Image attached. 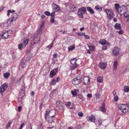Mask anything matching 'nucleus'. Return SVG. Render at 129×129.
I'll return each mask as SVG.
<instances>
[{"label": "nucleus", "instance_id": "1", "mask_svg": "<svg viewBox=\"0 0 129 129\" xmlns=\"http://www.w3.org/2000/svg\"><path fill=\"white\" fill-rule=\"evenodd\" d=\"M82 79V76L81 75H78L76 77L73 79L72 83L74 85H78L81 83V80Z\"/></svg>", "mask_w": 129, "mask_h": 129}, {"label": "nucleus", "instance_id": "2", "mask_svg": "<svg viewBox=\"0 0 129 129\" xmlns=\"http://www.w3.org/2000/svg\"><path fill=\"white\" fill-rule=\"evenodd\" d=\"M118 108L124 113H126L128 111L129 108L127 105L124 104H120L118 105Z\"/></svg>", "mask_w": 129, "mask_h": 129}, {"label": "nucleus", "instance_id": "3", "mask_svg": "<svg viewBox=\"0 0 129 129\" xmlns=\"http://www.w3.org/2000/svg\"><path fill=\"white\" fill-rule=\"evenodd\" d=\"M18 16L17 14L15 13H13L12 14L11 17L8 19L7 21V23H10L16 20Z\"/></svg>", "mask_w": 129, "mask_h": 129}, {"label": "nucleus", "instance_id": "4", "mask_svg": "<svg viewBox=\"0 0 129 129\" xmlns=\"http://www.w3.org/2000/svg\"><path fill=\"white\" fill-rule=\"evenodd\" d=\"M86 11V7H82L79 9L78 12V14L80 17L82 18H83L84 17L83 15Z\"/></svg>", "mask_w": 129, "mask_h": 129}, {"label": "nucleus", "instance_id": "5", "mask_svg": "<svg viewBox=\"0 0 129 129\" xmlns=\"http://www.w3.org/2000/svg\"><path fill=\"white\" fill-rule=\"evenodd\" d=\"M77 60V59L76 58H74L70 60L71 64L74 65V66L71 68V70H74L78 66V65L76 64Z\"/></svg>", "mask_w": 129, "mask_h": 129}, {"label": "nucleus", "instance_id": "6", "mask_svg": "<svg viewBox=\"0 0 129 129\" xmlns=\"http://www.w3.org/2000/svg\"><path fill=\"white\" fill-rule=\"evenodd\" d=\"M29 40V39H26L22 43L19 44L18 46V48L19 49L22 50L23 48H25L26 45L28 44Z\"/></svg>", "mask_w": 129, "mask_h": 129}, {"label": "nucleus", "instance_id": "7", "mask_svg": "<svg viewBox=\"0 0 129 129\" xmlns=\"http://www.w3.org/2000/svg\"><path fill=\"white\" fill-rule=\"evenodd\" d=\"M9 31L4 30L2 32V34L1 33V36L4 39H7L9 37H10V35L9 34Z\"/></svg>", "mask_w": 129, "mask_h": 129}, {"label": "nucleus", "instance_id": "8", "mask_svg": "<svg viewBox=\"0 0 129 129\" xmlns=\"http://www.w3.org/2000/svg\"><path fill=\"white\" fill-rule=\"evenodd\" d=\"M105 11L107 14V17L109 19H111L113 17L112 11L109 9H105Z\"/></svg>", "mask_w": 129, "mask_h": 129}, {"label": "nucleus", "instance_id": "9", "mask_svg": "<svg viewBox=\"0 0 129 129\" xmlns=\"http://www.w3.org/2000/svg\"><path fill=\"white\" fill-rule=\"evenodd\" d=\"M8 87V85L6 83H4L0 87V93L1 94L3 93L6 89Z\"/></svg>", "mask_w": 129, "mask_h": 129}, {"label": "nucleus", "instance_id": "10", "mask_svg": "<svg viewBox=\"0 0 129 129\" xmlns=\"http://www.w3.org/2000/svg\"><path fill=\"white\" fill-rule=\"evenodd\" d=\"M60 78L59 77H54V78L51 80V84L53 85H54L56 84V83L58 82L59 81Z\"/></svg>", "mask_w": 129, "mask_h": 129}, {"label": "nucleus", "instance_id": "11", "mask_svg": "<svg viewBox=\"0 0 129 129\" xmlns=\"http://www.w3.org/2000/svg\"><path fill=\"white\" fill-rule=\"evenodd\" d=\"M56 113V111L54 109H52L49 112V116L54 118Z\"/></svg>", "mask_w": 129, "mask_h": 129}, {"label": "nucleus", "instance_id": "12", "mask_svg": "<svg viewBox=\"0 0 129 129\" xmlns=\"http://www.w3.org/2000/svg\"><path fill=\"white\" fill-rule=\"evenodd\" d=\"M119 51V48L117 47L114 48L113 51V53L114 56H116L118 54Z\"/></svg>", "mask_w": 129, "mask_h": 129}, {"label": "nucleus", "instance_id": "13", "mask_svg": "<svg viewBox=\"0 0 129 129\" xmlns=\"http://www.w3.org/2000/svg\"><path fill=\"white\" fill-rule=\"evenodd\" d=\"M63 103L60 101H57L56 103L57 107L59 109H62L63 107Z\"/></svg>", "mask_w": 129, "mask_h": 129}, {"label": "nucleus", "instance_id": "14", "mask_svg": "<svg viewBox=\"0 0 129 129\" xmlns=\"http://www.w3.org/2000/svg\"><path fill=\"white\" fill-rule=\"evenodd\" d=\"M84 82L83 84L84 85H87L89 84L90 82V79L88 77H84L83 78Z\"/></svg>", "mask_w": 129, "mask_h": 129}, {"label": "nucleus", "instance_id": "15", "mask_svg": "<svg viewBox=\"0 0 129 129\" xmlns=\"http://www.w3.org/2000/svg\"><path fill=\"white\" fill-rule=\"evenodd\" d=\"M39 38H38L37 35H34L33 36V39L32 40L33 41L34 44H36V43H38L39 41V39H38Z\"/></svg>", "mask_w": 129, "mask_h": 129}, {"label": "nucleus", "instance_id": "16", "mask_svg": "<svg viewBox=\"0 0 129 129\" xmlns=\"http://www.w3.org/2000/svg\"><path fill=\"white\" fill-rule=\"evenodd\" d=\"M87 118H89L88 120L89 121H91V122H94L95 120V117L93 115H91L89 117H88Z\"/></svg>", "mask_w": 129, "mask_h": 129}, {"label": "nucleus", "instance_id": "17", "mask_svg": "<svg viewBox=\"0 0 129 129\" xmlns=\"http://www.w3.org/2000/svg\"><path fill=\"white\" fill-rule=\"evenodd\" d=\"M55 117L53 118L51 117H48L47 119H46V120H47L48 122L51 123L54 122V120L55 119Z\"/></svg>", "mask_w": 129, "mask_h": 129}, {"label": "nucleus", "instance_id": "18", "mask_svg": "<svg viewBox=\"0 0 129 129\" xmlns=\"http://www.w3.org/2000/svg\"><path fill=\"white\" fill-rule=\"evenodd\" d=\"M99 67L102 69H105L106 67V64L103 62H101L99 63Z\"/></svg>", "mask_w": 129, "mask_h": 129}, {"label": "nucleus", "instance_id": "19", "mask_svg": "<svg viewBox=\"0 0 129 129\" xmlns=\"http://www.w3.org/2000/svg\"><path fill=\"white\" fill-rule=\"evenodd\" d=\"M70 8L72 11L75 10L76 9V7L73 4H71L69 6Z\"/></svg>", "mask_w": 129, "mask_h": 129}, {"label": "nucleus", "instance_id": "20", "mask_svg": "<svg viewBox=\"0 0 129 129\" xmlns=\"http://www.w3.org/2000/svg\"><path fill=\"white\" fill-rule=\"evenodd\" d=\"M100 109V110L102 112H105L106 111V110L105 108V104L104 103H103L102 104V106H101Z\"/></svg>", "mask_w": 129, "mask_h": 129}, {"label": "nucleus", "instance_id": "21", "mask_svg": "<svg viewBox=\"0 0 129 129\" xmlns=\"http://www.w3.org/2000/svg\"><path fill=\"white\" fill-rule=\"evenodd\" d=\"M115 28L118 30H121V26L120 24L118 23H116L114 25Z\"/></svg>", "mask_w": 129, "mask_h": 129}, {"label": "nucleus", "instance_id": "22", "mask_svg": "<svg viewBox=\"0 0 129 129\" xmlns=\"http://www.w3.org/2000/svg\"><path fill=\"white\" fill-rule=\"evenodd\" d=\"M118 63L117 61H115L114 62V64L113 66V70H116L117 69V66L118 65Z\"/></svg>", "mask_w": 129, "mask_h": 129}, {"label": "nucleus", "instance_id": "23", "mask_svg": "<svg viewBox=\"0 0 129 129\" xmlns=\"http://www.w3.org/2000/svg\"><path fill=\"white\" fill-rule=\"evenodd\" d=\"M87 11L91 14L94 13V11L90 7H88L87 8Z\"/></svg>", "mask_w": 129, "mask_h": 129}, {"label": "nucleus", "instance_id": "24", "mask_svg": "<svg viewBox=\"0 0 129 129\" xmlns=\"http://www.w3.org/2000/svg\"><path fill=\"white\" fill-rule=\"evenodd\" d=\"M77 90H76V89H74V90L71 91L73 97H74L76 96L77 94Z\"/></svg>", "mask_w": 129, "mask_h": 129}, {"label": "nucleus", "instance_id": "25", "mask_svg": "<svg viewBox=\"0 0 129 129\" xmlns=\"http://www.w3.org/2000/svg\"><path fill=\"white\" fill-rule=\"evenodd\" d=\"M99 42L102 45H104L106 43V41L105 39H101L100 40Z\"/></svg>", "mask_w": 129, "mask_h": 129}, {"label": "nucleus", "instance_id": "26", "mask_svg": "<svg viewBox=\"0 0 129 129\" xmlns=\"http://www.w3.org/2000/svg\"><path fill=\"white\" fill-rule=\"evenodd\" d=\"M25 84H23V85L21 88V89L20 90V91H21V92H25Z\"/></svg>", "mask_w": 129, "mask_h": 129}, {"label": "nucleus", "instance_id": "27", "mask_svg": "<svg viewBox=\"0 0 129 129\" xmlns=\"http://www.w3.org/2000/svg\"><path fill=\"white\" fill-rule=\"evenodd\" d=\"M10 75V73H6L4 74L3 76L5 78L7 79L9 77Z\"/></svg>", "mask_w": 129, "mask_h": 129}, {"label": "nucleus", "instance_id": "28", "mask_svg": "<svg viewBox=\"0 0 129 129\" xmlns=\"http://www.w3.org/2000/svg\"><path fill=\"white\" fill-rule=\"evenodd\" d=\"M56 72L54 71H51L50 74V76L51 77H52L55 76L56 74Z\"/></svg>", "mask_w": 129, "mask_h": 129}, {"label": "nucleus", "instance_id": "29", "mask_svg": "<svg viewBox=\"0 0 129 129\" xmlns=\"http://www.w3.org/2000/svg\"><path fill=\"white\" fill-rule=\"evenodd\" d=\"M124 92H128L129 91V87L128 86H125L124 87Z\"/></svg>", "mask_w": 129, "mask_h": 129}, {"label": "nucleus", "instance_id": "30", "mask_svg": "<svg viewBox=\"0 0 129 129\" xmlns=\"http://www.w3.org/2000/svg\"><path fill=\"white\" fill-rule=\"evenodd\" d=\"M95 8L97 10L99 11H101L102 10V8L99 7L98 5H97L95 6Z\"/></svg>", "mask_w": 129, "mask_h": 129}, {"label": "nucleus", "instance_id": "31", "mask_svg": "<svg viewBox=\"0 0 129 129\" xmlns=\"http://www.w3.org/2000/svg\"><path fill=\"white\" fill-rule=\"evenodd\" d=\"M97 80L99 82H102L103 80V78L101 77H98L97 78Z\"/></svg>", "mask_w": 129, "mask_h": 129}, {"label": "nucleus", "instance_id": "32", "mask_svg": "<svg viewBox=\"0 0 129 129\" xmlns=\"http://www.w3.org/2000/svg\"><path fill=\"white\" fill-rule=\"evenodd\" d=\"M42 26H41L40 28L38 29L37 30V34L38 35L40 34L42 32Z\"/></svg>", "mask_w": 129, "mask_h": 129}, {"label": "nucleus", "instance_id": "33", "mask_svg": "<svg viewBox=\"0 0 129 129\" xmlns=\"http://www.w3.org/2000/svg\"><path fill=\"white\" fill-rule=\"evenodd\" d=\"M49 115V112L48 110H46V113L45 114V118L46 119H46L47 118V117L48 116V115Z\"/></svg>", "mask_w": 129, "mask_h": 129}, {"label": "nucleus", "instance_id": "34", "mask_svg": "<svg viewBox=\"0 0 129 129\" xmlns=\"http://www.w3.org/2000/svg\"><path fill=\"white\" fill-rule=\"evenodd\" d=\"M24 92H21V91L20 92V93L19 95L18 96L23 98L24 95Z\"/></svg>", "mask_w": 129, "mask_h": 129}, {"label": "nucleus", "instance_id": "35", "mask_svg": "<svg viewBox=\"0 0 129 129\" xmlns=\"http://www.w3.org/2000/svg\"><path fill=\"white\" fill-rule=\"evenodd\" d=\"M12 123V121L11 120L9 121L8 123H7L6 126V127L7 129H8V128L10 126L11 124Z\"/></svg>", "mask_w": 129, "mask_h": 129}, {"label": "nucleus", "instance_id": "36", "mask_svg": "<svg viewBox=\"0 0 129 129\" xmlns=\"http://www.w3.org/2000/svg\"><path fill=\"white\" fill-rule=\"evenodd\" d=\"M53 5H54V6H55L56 7V8H55V9H56V11L58 12L60 10L59 7H58V6H57L56 4H53Z\"/></svg>", "mask_w": 129, "mask_h": 129}, {"label": "nucleus", "instance_id": "37", "mask_svg": "<svg viewBox=\"0 0 129 129\" xmlns=\"http://www.w3.org/2000/svg\"><path fill=\"white\" fill-rule=\"evenodd\" d=\"M22 98L21 97H19L18 96V101L19 103H20L21 104H22L23 103V102L22 101Z\"/></svg>", "mask_w": 129, "mask_h": 129}, {"label": "nucleus", "instance_id": "38", "mask_svg": "<svg viewBox=\"0 0 129 129\" xmlns=\"http://www.w3.org/2000/svg\"><path fill=\"white\" fill-rule=\"evenodd\" d=\"M21 66L23 68L25 67L26 66V64L24 62H22L20 64Z\"/></svg>", "mask_w": 129, "mask_h": 129}, {"label": "nucleus", "instance_id": "39", "mask_svg": "<svg viewBox=\"0 0 129 129\" xmlns=\"http://www.w3.org/2000/svg\"><path fill=\"white\" fill-rule=\"evenodd\" d=\"M125 13L124 12V10L123 9L120 10L119 14L121 15H124Z\"/></svg>", "mask_w": 129, "mask_h": 129}, {"label": "nucleus", "instance_id": "40", "mask_svg": "<svg viewBox=\"0 0 129 129\" xmlns=\"http://www.w3.org/2000/svg\"><path fill=\"white\" fill-rule=\"evenodd\" d=\"M75 46L74 45H72L70 47H68V49L69 51H72L75 48Z\"/></svg>", "mask_w": 129, "mask_h": 129}, {"label": "nucleus", "instance_id": "41", "mask_svg": "<svg viewBox=\"0 0 129 129\" xmlns=\"http://www.w3.org/2000/svg\"><path fill=\"white\" fill-rule=\"evenodd\" d=\"M55 14V12H53L51 14V19H54L55 17L54 14Z\"/></svg>", "mask_w": 129, "mask_h": 129}, {"label": "nucleus", "instance_id": "42", "mask_svg": "<svg viewBox=\"0 0 129 129\" xmlns=\"http://www.w3.org/2000/svg\"><path fill=\"white\" fill-rule=\"evenodd\" d=\"M114 99L115 101H117L118 99V98L117 96V95L114 94Z\"/></svg>", "mask_w": 129, "mask_h": 129}, {"label": "nucleus", "instance_id": "43", "mask_svg": "<svg viewBox=\"0 0 129 129\" xmlns=\"http://www.w3.org/2000/svg\"><path fill=\"white\" fill-rule=\"evenodd\" d=\"M44 13L45 14L48 16H50L51 15V14L49 12L46 11Z\"/></svg>", "mask_w": 129, "mask_h": 129}, {"label": "nucleus", "instance_id": "44", "mask_svg": "<svg viewBox=\"0 0 129 129\" xmlns=\"http://www.w3.org/2000/svg\"><path fill=\"white\" fill-rule=\"evenodd\" d=\"M78 98L79 99H80L82 101H83L84 100V99L83 98V97L81 95L79 96L78 97Z\"/></svg>", "mask_w": 129, "mask_h": 129}, {"label": "nucleus", "instance_id": "45", "mask_svg": "<svg viewBox=\"0 0 129 129\" xmlns=\"http://www.w3.org/2000/svg\"><path fill=\"white\" fill-rule=\"evenodd\" d=\"M97 122L99 125H101L102 122V120L101 119H100L99 120H98V121Z\"/></svg>", "mask_w": 129, "mask_h": 129}, {"label": "nucleus", "instance_id": "46", "mask_svg": "<svg viewBox=\"0 0 129 129\" xmlns=\"http://www.w3.org/2000/svg\"><path fill=\"white\" fill-rule=\"evenodd\" d=\"M71 103L70 102H68L66 104V105L67 107L71 105Z\"/></svg>", "mask_w": 129, "mask_h": 129}, {"label": "nucleus", "instance_id": "47", "mask_svg": "<svg viewBox=\"0 0 129 129\" xmlns=\"http://www.w3.org/2000/svg\"><path fill=\"white\" fill-rule=\"evenodd\" d=\"M85 34V33H78V35L79 36H84Z\"/></svg>", "mask_w": 129, "mask_h": 129}, {"label": "nucleus", "instance_id": "48", "mask_svg": "<svg viewBox=\"0 0 129 129\" xmlns=\"http://www.w3.org/2000/svg\"><path fill=\"white\" fill-rule=\"evenodd\" d=\"M78 114V115L80 117H82L83 116V114L81 112H79Z\"/></svg>", "mask_w": 129, "mask_h": 129}, {"label": "nucleus", "instance_id": "49", "mask_svg": "<svg viewBox=\"0 0 129 129\" xmlns=\"http://www.w3.org/2000/svg\"><path fill=\"white\" fill-rule=\"evenodd\" d=\"M119 4H116L115 5V7L116 9L117 10L118 7H119Z\"/></svg>", "mask_w": 129, "mask_h": 129}, {"label": "nucleus", "instance_id": "50", "mask_svg": "<svg viewBox=\"0 0 129 129\" xmlns=\"http://www.w3.org/2000/svg\"><path fill=\"white\" fill-rule=\"evenodd\" d=\"M95 95L96 98L97 99L99 98L100 96V94L98 93H97L96 94H95Z\"/></svg>", "mask_w": 129, "mask_h": 129}, {"label": "nucleus", "instance_id": "51", "mask_svg": "<svg viewBox=\"0 0 129 129\" xmlns=\"http://www.w3.org/2000/svg\"><path fill=\"white\" fill-rule=\"evenodd\" d=\"M23 75H22L21 77L20 78H19V79H18V80H17V82L19 83V84L20 82V81H21V79L22 78V77H23Z\"/></svg>", "mask_w": 129, "mask_h": 129}, {"label": "nucleus", "instance_id": "52", "mask_svg": "<svg viewBox=\"0 0 129 129\" xmlns=\"http://www.w3.org/2000/svg\"><path fill=\"white\" fill-rule=\"evenodd\" d=\"M118 32L119 34H123L124 31L122 30H120V31H118Z\"/></svg>", "mask_w": 129, "mask_h": 129}, {"label": "nucleus", "instance_id": "53", "mask_svg": "<svg viewBox=\"0 0 129 129\" xmlns=\"http://www.w3.org/2000/svg\"><path fill=\"white\" fill-rule=\"evenodd\" d=\"M124 16L126 18H128L129 17V15L127 14L126 13L124 14Z\"/></svg>", "mask_w": 129, "mask_h": 129}, {"label": "nucleus", "instance_id": "54", "mask_svg": "<svg viewBox=\"0 0 129 129\" xmlns=\"http://www.w3.org/2000/svg\"><path fill=\"white\" fill-rule=\"evenodd\" d=\"M53 46V44L52 43L50 44L48 46V47L49 48V49H50L52 48Z\"/></svg>", "mask_w": 129, "mask_h": 129}, {"label": "nucleus", "instance_id": "55", "mask_svg": "<svg viewBox=\"0 0 129 129\" xmlns=\"http://www.w3.org/2000/svg\"><path fill=\"white\" fill-rule=\"evenodd\" d=\"M28 126H29V127L30 128V129H32V124L30 123H29V125H28Z\"/></svg>", "mask_w": 129, "mask_h": 129}, {"label": "nucleus", "instance_id": "56", "mask_svg": "<svg viewBox=\"0 0 129 129\" xmlns=\"http://www.w3.org/2000/svg\"><path fill=\"white\" fill-rule=\"evenodd\" d=\"M107 49V47L106 46H103L102 48V49L103 50H105Z\"/></svg>", "mask_w": 129, "mask_h": 129}, {"label": "nucleus", "instance_id": "57", "mask_svg": "<svg viewBox=\"0 0 129 129\" xmlns=\"http://www.w3.org/2000/svg\"><path fill=\"white\" fill-rule=\"evenodd\" d=\"M26 124V123H23L20 126V127L19 129H22V127H23V126H24V125H25Z\"/></svg>", "mask_w": 129, "mask_h": 129}, {"label": "nucleus", "instance_id": "58", "mask_svg": "<svg viewBox=\"0 0 129 129\" xmlns=\"http://www.w3.org/2000/svg\"><path fill=\"white\" fill-rule=\"evenodd\" d=\"M84 37L86 39H88L89 38V37L88 36L85 35V34L84 35Z\"/></svg>", "mask_w": 129, "mask_h": 129}, {"label": "nucleus", "instance_id": "59", "mask_svg": "<svg viewBox=\"0 0 129 129\" xmlns=\"http://www.w3.org/2000/svg\"><path fill=\"white\" fill-rule=\"evenodd\" d=\"M92 95L91 94L88 93L87 94V97L88 98H90L92 97Z\"/></svg>", "mask_w": 129, "mask_h": 129}, {"label": "nucleus", "instance_id": "60", "mask_svg": "<svg viewBox=\"0 0 129 129\" xmlns=\"http://www.w3.org/2000/svg\"><path fill=\"white\" fill-rule=\"evenodd\" d=\"M10 12L11 13H12V12H11V11L9 10H8V12H7V15L8 16H9V13Z\"/></svg>", "mask_w": 129, "mask_h": 129}, {"label": "nucleus", "instance_id": "61", "mask_svg": "<svg viewBox=\"0 0 129 129\" xmlns=\"http://www.w3.org/2000/svg\"><path fill=\"white\" fill-rule=\"evenodd\" d=\"M81 127V126L80 125H77L76 127V128H78V129H80Z\"/></svg>", "mask_w": 129, "mask_h": 129}, {"label": "nucleus", "instance_id": "62", "mask_svg": "<svg viewBox=\"0 0 129 129\" xmlns=\"http://www.w3.org/2000/svg\"><path fill=\"white\" fill-rule=\"evenodd\" d=\"M57 56V54L56 53L54 54L53 55V57L55 58H56Z\"/></svg>", "mask_w": 129, "mask_h": 129}, {"label": "nucleus", "instance_id": "63", "mask_svg": "<svg viewBox=\"0 0 129 129\" xmlns=\"http://www.w3.org/2000/svg\"><path fill=\"white\" fill-rule=\"evenodd\" d=\"M22 107L21 106H19L18 107V111L20 112L21 111Z\"/></svg>", "mask_w": 129, "mask_h": 129}, {"label": "nucleus", "instance_id": "64", "mask_svg": "<svg viewBox=\"0 0 129 129\" xmlns=\"http://www.w3.org/2000/svg\"><path fill=\"white\" fill-rule=\"evenodd\" d=\"M41 18L42 19H44L45 17V15L44 14H42L41 16Z\"/></svg>", "mask_w": 129, "mask_h": 129}]
</instances>
